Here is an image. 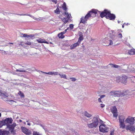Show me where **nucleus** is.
<instances>
[{
	"label": "nucleus",
	"mask_w": 135,
	"mask_h": 135,
	"mask_svg": "<svg viewBox=\"0 0 135 135\" xmlns=\"http://www.w3.org/2000/svg\"><path fill=\"white\" fill-rule=\"evenodd\" d=\"M80 44V43L77 42L76 43L70 46V49H74L75 47L79 46Z\"/></svg>",
	"instance_id": "2eb2a0df"
},
{
	"label": "nucleus",
	"mask_w": 135,
	"mask_h": 135,
	"mask_svg": "<svg viewBox=\"0 0 135 135\" xmlns=\"http://www.w3.org/2000/svg\"><path fill=\"white\" fill-rule=\"evenodd\" d=\"M16 126V124L15 123H13L12 124H9L7 125V128H9V131H10L11 133L13 132L15 129V127Z\"/></svg>",
	"instance_id": "9d476101"
},
{
	"label": "nucleus",
	"mask_w": 135,
	"mask_h": 135,
	"mask_svg": "<svg viewBox=\"0 0 135 135\" xmlns=\"http://www.w3.org/2000/svg\"><path fill=\"white\" fill-rule=\"evenodd\" d=\"M45 40H46L45 39H42L41 38H40L38 39L37 40V41L38 42V43H45Z\"/></svg>",
	"instance_id": "b1692460"
},
{
	"label": "nucleus",
	"mask_w": 135,
	"mask_h": 135,
	"mask_svg": "<svg viewBox=\"0 0 135 135\" xmlns=\"http://www.w3.org/2000/svg\"><path fill=\"white\" fill-rule=\"evenodd\" d=\"M107 40L108 41H109V43L108 45H106L107 46H109V45H111L113 44V41L112 40H109L108 37H106L105 39L104 40Z\"/></svg>",
	"instance_id": "6ab92c4d"
},
{
	"label": "nucleus",
	"mask_w": 135,
	"mask_h": 135,
	"mask_svg": "<svg viewBox=\"0 0 135 135\" xmlns=\"http://www.w3.org/2000/svg\"><path fill=\"white\" fill-rule=\"evenodd\" d=\"M105 39V38H104L103 40V41L104 42V43H105V44H108H108H109V41H108L107 40H104Z\"/></svg>",
	"instance_id": "c9c22d12"
},
{
	"label": "nucleus",
	"mask_w": 135,
	"mask_h": 135,
	"mask_svg": "<svg viewBox=\"0 0 135 135\" xmlns=\"http://www.w3.org/2000/svg\"><path fill=\"white\" fill-rule=\"evenodd\" d=\"M27 124L28 125V126H30L31 125V124L30 123H28Z\"/></svg>",
	"instance_id": "13d9d810"
},
{
	"label": "nucleus",
	"mask_w": 135,
	"mask_h": 135,
	"mask_svg": "<svg viewBox=\"0 0 135 135\" xmlns=\"http://www.w3.org/2000/svg\"><path fill=\"white\" fill-rule=\"evenodd\" d=\"M126 130H129L130 132H135V128L134 126L129 124L127 125L126 128Z\"/></svg>",
	"instance_id": "1a4fd4ad"
},
{
	"label": "nucleus",
	"mask_w": 135,
	"mask_h": 135,
	"mask_svg": "<svg viewBox=\"0 0 135 135\" xmlns=\"http://www.w3.org/2000/svg\"><path fill=\"white\" fill-rule=\"evenodd\" d=\"M64 13L67 16L66 17L67 18L69 19L70 18L71 15V14L69 13L68 12L65 11L64 12Z\"/></svg>",
	"instance_id": "5701e85b"
},
{
	"label": "nucleus",
	"mask_w": 135,
	"mask_h": 135,
	"mask_svg": "<svg viewBox=\"0 0 135 135\" xmlns=\"http://www.w3.org/2000/svg\"><path fill=\"white\" fill-rule=\"evenodd\" d=\"M0 135H2V130H0Z\"/></svg>",
	"instance_id": "4d7b16f0"
},
{
	"label": "nucleus",
	"mask_w": 135,
	"mask_h": 135,
	"mask_svg": "<svg viewBox=\"0 0 135 135\" xmlns=\"http://www.w3.org/2000/svg\"><path fill=\"white\" fill-rule=\"evenodd\" d=\"M80 23H85L87 21V20H85V17L84 18V17H82L80 19Z\"/></svg>",
	"instance_id": "bb28decb"
},
{
	"label": "nucleus",
	"mask_w": 135,
	"mask_h": 135,
	"mask_svg": "<svg viewBox=\"0 0 135 135\" xmlns=\"http://www.w3.org/2000/svg\"><path fill=\"white\" fill-rule=\"evenodd\" d=\"M115 16L114 15L110 13L109 11L108 15L106 16V18L109 19L110 20H113L115 19Z\"/></svg>",
	"instance_id": "ddd939ff"
},
{
	"label": "nucleus",
	"mask_w": 135,
	"mask_h": 135,
	"mask_svg": "<svg viewBox=\"0 0 135 135\" xmlns=\"http://www.w3.org/2000/svg\"><path fill=\"white\" fill-rule=\"evenodd\" d=\"M3 122L4 125H9L11 124L13 121V120L11 118H7L4 119V120Z\"/></svg>",
	"instance_id": "0eeeda50"
},
{
	"label": "nucleus",
	"mask_w": 135,
	"mask_h": 135,
	"mask_svg": "<svg viewBox=\"0 0 135 135\" xmlns=\"http://www.w3.org/2000/svg\"><path fill=\"white\" fill-rule=\"evenodd\" d=\"M70 79H71V81H75L76 80V79L75 78H70Z\"/></svg>",
	"instance_id": "79ce46f5"
},
{
	"label": "nucleus",
	"mask_w": 135,
	"mask_h": 135,
	"mask_svg": "<svg viewBox=\"0 0 135 135\" xmlns=\"http://www.w3.org/2000/svg\"><path fill=\"white\" fill-rule=\"evenodd\" d=\"M109 93L111 96H114V97H119L121 96H124L127 94L126 91L122 93L121 91H111Z\"/></svg>",
	"instance_id": "f257e3e1"
},
{
	"label": "nucleus",
	"mask_w": 135,
	"mask_h": 135,
	"mask_svg": "<svg viewBox=\"0 0 135 135\" xmlns=\"http://www.w3.org/2000/svg\"><path fill=\"white\" fill-rule=\"evenodd\" d=\"M47 74L52 75V71L49 72L47 73Z\"/></svg>",
	"instance_id": "09e8293b"
},
{
	"label": "nucleus",
	"mask_w": 135,
	"mask_h": 135,
	"mask_svg": "<svg viewBox=\"0 0 135 135\" xmlns=\"http://www.w3.org/2000/svg\"><path fill=\"white\" fill-rule=\"evenodd\" d=\"M127 76L124 75H123L120 78L121 82L124 84H126L127 81Z\"/></svg>",
	"instance_id": "f8f14e48"
},
{
	"label": "nucleus",
	"mask_w": 135,
	"mask_h": 135,
	"mask_svg": "<svg viewBox=\"0 0 135 135\" xmlns=\"http://www.w3.org/2000/svg\"><path fill=\"white\" fill-rule=\"evenodd\" d=\"M16 72H25L26 71L25 70H19L18 69H17L16 70Z\"/></svg>",
	"instance_id": "a19ab883"
},
{
	"label": "nucleus",
	"mask_w": 135,
	"mask_h": 135,
	"mask_svg": "<svg viewBox=\"0 0 135 135\" xmlns=\"http://www.w3.org/2000/svg\"><path fill=\"white\" fill-rule=\"evenodd\" d=\"M85 20H87L89 18H92L89 12H88L87 14L85 15Z\"/></svg>",
	"instance_id": "393cba45"
},
{
	"label": "nucleus",
	"mask_w": 135,
	"mask_h": 135,
	"mask_svg": "<svg viewBox=\"0 0 135 135\" xmlns=\"http://www.w3.org/2000/svg\"><path fill=\"white\" fill-rule=\"evenodd\" d=\"M1 113H0V117H1Z\"/></svg>",
	"instance_id": "e2e57ef3"
},
{
	"label": "nucleus",
	"mask_w": 135,
	"mask_h": 135,
	"mask_svg": "<svg viewBox=\"0 0 135 135\" xmlns=\"http://www.w3.org/2000/svg\"><path fill=\"white\" fill-rule=\"evenodd\" d=\"M51 1L52 2H54L55 4H56L57 3V1L56 0H51Z\"/></svg>",
	"instance_id": "8fccbe9b"
},
{
	"label": "nucleus",
	"mask_w": 135,
	"mask_h": 135,
	"mask_svg": "<svg viewBox=\"0 0 135 135\" xmlns=\"http://www.w3.org/2000/svg\"><path fill=\"white\" fill-rule=\"evenodd\" d=\"M69 27L71 29H72L73 28L74 25L72 24H70Z\"/></svg>",
	"instance_id": "37998d69"
},
{
	"label": "nucleus",
	"mask_w": 135,
	"mask_h": 135,
	"mask_svg": "<svg viewBox=\"0 0 135 135\" xmlns=\"http://www.w3.org/2000/svg\"><path fill=\"white\" fill-rule=\"evenodd\" d=\"M79 36L80 37L79 38V40L78 42L80 44L81 41L83 40V35L82 34L80 35Z\"/></svg>",
	"instance_id": "cd10ccee"
},
{
	"label": "nucleus",
	"mask_w": 135,
	"mask_h": 135,
	"mask_svg": "<svg viewBox=\"0 0 135 135\" xmlns=\"http://www.w3.org/2000/svg\"><path fill=\"white\" fill-rule=\"evenodd\" d=\"M0 96H4L5 97H7L8 96V95L6 93L5 94H4V93H3L2 92V91L0 90Z\"/></svg>",
	"instance_id": "a878e982"
},
{
	"label": "nucleus",
	"mask_w": 135,
	"mask_h": 135,
	"mask_svg": "<svg viewBox=\"0 0 135 135\" xmlns=\"http://www.w3.org/2000/svg\"><path fill=\"white\" fill-rule=\"evenodd\" d=\"M64 34L62 32H61L60 33H59L58 35V36L59 37V38L62 39L64 38L65 36L63 35Z\"/></svg>",
	"instance_id": "4be33fe9"
},
{
	"label": "nucleus",
	"mask_w": 135,
	"mask_h": 135,
	"mask_svg": "<svg viewBox=\"0 0 135 135\" xmlns=\"http://www.w3.org/2000/svg\"><path fill=\"white\" fill-rule=\"evenodd\" d=\"M49 43H50L49 44H52V42H50Z\"/></svg>",
	"instance_id": "0e129e2a"
},
{
	"label": "nucleus",
	"mask_w": 135,
	"mask_h": 135,
	"mask_svg": "<svg viewBox=\"0 0 135 135\" xmlns=\"http://www.w3.org/2000/svg\"><path fill=\"white\" fill-rule=\"evenodd\" d=\"M92 123L87 124L88 127L90 128L96 127L99 123L98 118L97 117H94L92 120Z\"/></svg>",
	"instance_id": "f03ea898"
},
{
	"label": "nucleus",
	"mask_w": 135,
	"mask_h": 135,
	"mask_svg": "<svg viewBox=\"0 0 135 135\" xmlns=\"http://www.w3.org/2000/svg\"><path fill=\"white\" fill-rule=\"evenodd\" d=\"M10 132L9 131L6 130H2V135H9Z\"/></svg>",
	"instance_id": "f3484780"
},
{
	"label": "nucleus",
	"mask_w": 135,
	"mask_h": 135,
	"mask_svg": "<svg viewBox=\"0 0 135 135\" xmlns=\"http://www.w3.org/2000/svg\"><path fill=\"white\" fill-rule=\"evenodd\" d=\"M109 65H111L112 67H114V68H118L120 67V66L119 65L114 64H110Z\"/></svg>",
	"instance_id": "c756f323"
},
{
	"label": "nucleus",
	"mask_w": 135,
	"mask_h": 135,
	"mask_svg": "<svg viewBox=\"0 0 135 135\" xmlns=\"http://www.w3.org/2000/svg\"><path fill=\"white\" fill-rule=\"evenodd\" d=\"M34 37V35H27V37L33 38Z\"/></svg>",
	"instance_id": "ea45409f"
},
{
	"label": "nucleus",
	"mask_w": 135,
	"mask_h": 135,
	"mask_svg": "<svg viewBox=\"0 0 135 135\" xmlns=\"http://www.w3.org/2000/svg\"><path fill=\"white\" fill-rule=\"evenodd\" d=\"M105 105L102 104H100V107L102 108H103L105 107Z\"/></svg>",
	"instance_id": "de8ad7c7"
},
{
	"label": "nucleus",
	"mask_w": 135,
	"mask_h": 135,
	"mask_svg": "<svg viewBox=\"0 0 135 135\" xmlns=\"http://www.w3.org/2000/svg\"><path fill=\"white\" fill-rule=\"evenodd\" d=\"M114 130H111V131L110 132V135H114Z\"/></svg>",
	"instance_id": "4c0bfd02"
},
{
	"label": "nucleus",
	"mask_w": 135,
	"mask_h": 135,
	"mask_svg": "<svg viewBox=\"0 0 135 135\" xmlns=\"http://www.w3.org/2000/svg\"><path fill=\"white\" fill-rule=\"evenodd\" d=\"M21 35H23L22 37H27V35L26 33L23 34V33H21Z\"/></svg>",
	"instance_id": "58836bf2"
},
{
	"label": "nucleus",
	"mask_w": 135,
	"mask_h": 135,
	"mask_svg": "<svg viewBox=\"0 0 135 135\" xmlns=\"http://www.w3.org/2000/svg\"><path fill=\"white\" fill-rule=\"evenodd\" d=\"M21 128L22 131L25 134L27 135H29L31 133L30 131L27 129L26 127H21Z\"/></svg>",
	"instance_id": "9b49d317"
},
{
	"label": "nucleus",
	"mask_w": 135,
	"mask_h": 135,
	"mask_svg": "<svg viewBox=\"0 0 135 135\" xmlns=\"http://www.w3.org/2000/svg\"><path fill=\"white\" fill-rule=\"evenodd\" d=\"M33 135H41L38 132L36 131H33Z\"/></svg>",
	"instance_id": "f704fd0d"
},
{
	"label": "nucleus",
	"mask_w": 135,
	"mask_h": 135,
	"mask_svg": "<svg viewBox=\"0 0 135 135\" xmlns=\"http://www.w3.org/2000/svg\"><path fill=\"white\" fill-rule=\"evenodd\" d=\"M118 36L119 37L122 38V34L121 33H119L118 35Z\"/></svg>",
	"instance_id": "c03bdc74"
},
{
	"label": "nucleus",
	"mask_w": 135,
	"mask_h": 135,
	"mask_svg": "<svg viewBox=\"0 0 135 135\" xmlns=\"http://www.w3.org/2000/svg\"><path fill=\"white\" fill-rule=\"evenodd\" d=\"M109 11L108 10L105 9L102 12H100L99 13L100 16L102 18H103L104 17H105V18H106V16L108 15Z\"/></svg>",
	"instance_id": "6e6552de"
},
{
	"label": "nucleus",
	"mask_w": 135,
	"mask_h": 135,
	"mask_svg": "<svg viewBox=\"0 0 135 135\" xmlns=\"http://www.w3.org/2000/svg\"><path fill=\"white\" fill-rule=\"evenodd\" d=\"M125 117L124 116L121 115L119 117V122L120 123L119 126L120 128L124 129L125 127V125L124 123Z\"/></svg>",
	"instance_id": "7ed1b4c3"
},
{
	"label": "nucleus",
	"mask_w": 135,
	"mask_h": 135,
	"mask_svg": "<svg viewBox=\"0 0 135 135\" xmlns=\"http://www.w3.org/2000/svg\"><path fill=\"white\" fill-rule=\"evenodd\" d=\"M61 19L62 21L64 22V23L66 24L68 22L69 19L67 18L66 17H64L63 18H61Z\"/></svg>",
	"instance_id": "a211bd4d"
},
{
	"label": "nucleus",
	"mask_w": 135,
	"mask_h": 135,
	"mask_svg": "<svg viewBox=\"0 0 135 135\" xmlns=\"http://www.w3.org/2000/svg\"><path fill=\"white\" fill-rule=\"evenodd\" d=\"M105 95H102L100 97V98L102 99V98H104L105 97Z\"/></svg>",
	"instance_id": "3c124183"
},
{
	"label": "nucleus",
	"mask_w": 135,
	"mask_h": 135,
	"mask_svg": "<svg viewBox=\"0 0 135 135\" xmlns=\"http://www.w3.org/2000/svg\"><path fill=\"white\" fill-rule=\"evenodd\" d=\"M28 121H29V120H27V121H26V122H28Z\"/></svg>",
	"instance_id": "69168bd1"
},
{
	"label": "nucleus",
	"mask_w": 135,
	"mask_h": 135,
	"mask_svg": "<svg viewBox=\"0 0 135 135\" xmlns=\"http://www.w3.org/2000/svg\"><path fill=\"white\" fill-rule=\"evenodd\" d=\"M62 7L63 9L65 11H66L67 8L66 6V3L65 2H64L63 5L62 6Z\"/></svg>",
	"instance_id": "c85d7f7f"
},
{
	"label": "nucleus",
	"mask_w": 135,
	"mask_h": 135,
	"mask_svg": "<svg viewBox=\"0 0 135 135\" xmlns=\"http://www.w3.org/2000/svg\"><path fill=\"white\" fill-rule=\"evenodd\" d=\"M45 43L47 44H49L50 43H49V42H47V41H46V40H45Z\"/></svg>",
	"instance_id": "864d4df0"
},
{
	"label": "nucleus",
	"mask_w": 135,
	"mask_h": 135,
	"mask_svg": "<svg viewBox=\"0 0 135 135\" xmlns=\"http://www.w3.org/2000/svg\"><path fill=\"white\" fill-rule=\"evenodd\" d=\"M19 121L20 122H22V120H20Z\"/></svg>",
	"instance_id": "680f3d73"
},
{
	"label": "nucleus",
	"mask_w": 135,
	"mask_h": 135,
	"mask_svg": "<svg viewBox=\"0 0 135 135\" xmlns=\"http://www.w3.org/2000/svg\"><path fill=\"white\" fill-rule=\"evenodd\" d=\"M134 118L128 117L126 119L125 122L126 123H129L130 124H134Z\"/></svg>",
	"instance_id": "423d86ee"
},
{
	"label": "nucleus",
	"mask_w": 135,
	"mask_h": 135,
	"mask_svg": "<svg viewBox=\"0 0 135 135\" xmlns=\"http://www.w3.org/2000/svg\"><path fill=\"white\" fill-rule=\"evenodd\" d=\"M68 28H69V27H68L65 30V31H64L62 32L64 34L66 32L67 30L68 29Z\"/></svg>",
	"instance_id": "a18cd8bd"
},
{
	"label": "nucleus",
	"mask_w": 135,
	"mask_h": 135,
	"mask_svg": "<svg viewBox=\"0 0 135 135\" xmlns=\"http://www.w3.org/2000/svg\"><path fill=\"white\" fill-rule=\"evenodd\" d=\"M127 24H126L125 23H124V24L122 26V27L123 28L124 27V26L125 25H127Z\"/></svg>",
	"instance_id": "6e6d98bb"
},
{
	"label": "nucleus",
	"mask_w": 135,
	"mask_h": 135,
	"mask_svg": "<svg viewBox=\"0 0 135 135\" xmlns=\"http://www.w3.org/2000/svg\"><path fill=\"white\" fill-rule=\"evenodd\" d=\"M9 44H13V43H11V42H10Z\"/></svg>",
	"instance_id": "bf43d9fd"
},
{
	"label": "nucleus",
	"mask_w": 135,
	"mask_h": 135,
	"mask_svg": "<svg viewBox=\"0 0 135 135\" xmlns=\"http://www.w3.org/2000/svg\"><path fill=\"white\" fill-rule=\"evenodd\" d=\"M100 131L103 133L107 132L109 130V128L104 124H102L99 126Z\"/></svg>",
	"instance_id": "39448f33"
},
{
	"label": "nucleus",
	"mask_w": 135,
	"mask_h": 135,
	"mask_svg": "<svg viewBox=\"0 0 135 135\" xmlns=\"http://www.w3.org/2000/svg\"><path fill=\"white\" fill-rule=\"evenodd\" d=\"M128 53L129 55H133L135 54V49H131L128 51Z\"/></svg>",
	"instance_id": "aec40b11"
},
{
	"label": "nucleus",
	"mask_w": 135,
	"mask_h": 135,
	"mask_svg": "<svg viewBox=\"0 0 135 135\" xmlns=\"http://www.w3.org/2000/svg\"><path fill=\"white\" fill-rule=\"evenodd\" d=\"M41 72L42 73H45V74H47V72H43L42 71H41Z\"/></svg>",
	"instance_id": "5fc2aeb1"
},
{
	"label": "nucleus",
	"mask_w": 135,
	"mask_h": 135,
	"mask_svg": "<svg viewBox=\"0 0 135 135\" xmlns=\"http://www.w3.org/2000/svg\"><path fill=\"white\" fill-rule=\"evenodd\" d=\"M54 12L56 13L59 14L60 13V11L58 7H57L56 10L54 11Z\"/></svg>",
	"instance_id": "2f4dec72"
},
{
	"label": "nucleus",
	"mask_w": 135,
	"mask_h": 135,
	"mask_svg": "<svg viewBox=\"0 0 135 135\" xmlns=\"http://www.w3.org/2000/svg\"><path fill=\"white\" fill-rule=\"evenodd\" d=\"M85 115L87 117L90 118L91 117L92 115L91 114H89L86 112H85L84 113Z\"/></svg>",
	"instance_id": "7c9ffc66"
},
{
	"label": "nucleus",
	"mask_w": 135,
	"mask_h": 135,
	"mask_svg": "<svg viewBox=\"0 0 135 135\" xmlns=\"http://www.w3.org/2000/svg\"><path fill=\"white\" fill-rule=\"evenodd\" d=\"M89 12L92 18L96 16H98L99 14L100 13V11L94 9H91L90 11Z\"/></svg>",
	"instance_id": "20e7f679"
},
{
	"label": "nucleus",
	"mask_w": 135,
	"mask_h": 135,
	"mask_svg": "<svg viewBox=\"0 0 135 135\" xmlns=\"http://www.w3.org/2000/svg\"><path fill=\"white\" fill-rule=\"evenodd\" d=\"M111 111L113 114V116L115 117H117L118 116V114L117 113V109L115 106H114L111 109Z\"/></svg>",
	"instance_id": "4468645a"
},
{
	"label": "nucleus",
	"mask_w": 135,
	"mask_h": 135,
	"mask_svg": "<svg viewBox=\"0 0 135 135\" xmlns=\"http://www.w3.org/2000/svg\"><path fill=\"white\" fill-rule=\"evenodd\" d=\"M58 75V72H57L52 71V75Z\"/></svg>",
	"instance_id": "e433bc0d"
},
{
	"label": "nucleus",
	"mask_w": 135,
	"mask_h": 135,
	"mask_svg": "<svg viewBox=\"0 0 135 135\" xmlns=\"http://www.w3.org/2000/svg\"><path fill=\"white\" fill-rule=\"evenodd\" d=\"M118 23H120V21H118Z\"/></svg>",
	"instance_id": "052dcab7"
},
{
	"label": "nucleus",
	"mask_w": 135,
	"mask_h": 135,
	"mask_svg": "<svg viewBox=\"0 0 135 135\" xmlns=\"http://www.w3.org/2000/svg\"><path fill=\"white\" fill-rule=\"evenodd\" d=\"M59 75H60L61 78L67 79L66 76V75H63L61 74H59Z\"/></svg>",
	"instance_id": "473e14b6"
},
{
	"label": "nucleus",
	"mask_w": 135,
	"mask_h": 135,
	"mask_svg": "<svg viewBox=\"0 0 135 135\" xmlns=\"http://www.w3.org/2000/svg\"><path fill=\"white\" fill-rule=\"evenodd\" d=\"M18 95L20 96L21 98H23L25 97L24 93L21 91H19L18 93Z\"/></svg>",
	"instance_id": "412c9836"
},
{
	"label": "nucleus",
	"mask_w": 135,
	"mask_h": 135,
	"mask_svg": "<svg viewBox=\"0 0 135 135\" xmlns=\"http://www.w3.org/2000/svg\"><path fill=\"white\" fill-rule=\"evenodd\" d=\"M133 77L135 78V76H133Z\"/></svg>",
	"instance_id": "338daca9"
},
{
	"label": "nucleus",
	"mask_w": 135,
	"mask_h": 135,
	"mask_svg": "<svg viewBox=\"0 0 135 135\" xmlns=\"http://www.w3.org/2000/svg\"><path fill=\"white\" fill-rule=\"evenodd\" d=\"M25 44L27 45H31V43L30 42H28L27 41V42H26Z\"/></svg>",
	"instance_id": "49530a36"
},
{
	"label": "nucleus",
	"mask_w": 135,
	"mask_h": 135,
	"mask_svg": "<svg viewBox=\"0 0 135 135\" xmlns=\"http://www.w3.org/2000/svg\"><path fill=\"white\" fill-rule=\"evenodd\" d=\"M101 99L100 98H98V102H102L101 101Z\"/></svg>",
	"instance_id": "603ef678"
},
{
	"label": "nucleus",
	"mask_w": 135,
	"mask_h": 135,
	"mask_svg": "<svg viewBox=\"0 0 135 135\" xmlns=\"http://www.w3.org/2000/svg\"><path fill=\"white\" fill-rule=\"evenodd\" d=\"M3 126H5L3 122V120L0 121V128L2 127Z\"/></svg>",
	"instance_id": "72a5a7b5"
},
{
	"label": "nucleus",
	"mask_w": 135,
	"mask_h": 135,
	"mask_svg": "<svg viewBox=\"0 0 135 135\" xmlns=\"http://www.w3.org/2000/svg\"><path fill=\"white\" fill-rule=\"evenodd\" d=\"M15 15H18L20 16H29L33 18L35 20H37V18H35L34 17V16H32L31 15L28 14H15Z\"/></svg>",
	"instance_id": "dca6fc26"
}]
</instances>
